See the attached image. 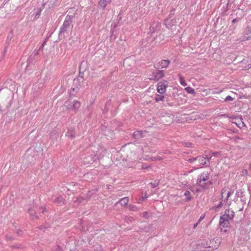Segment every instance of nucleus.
<instances>
[{
    "mask_svg": "<svg viewBox=\"0 0 251 251\" xmlns=\"http://www.w3.org/2000/svg\"><path fill=\"white\" fill-rule=\"evenodd\" d=\"M234 217V212L231 209H226L220 217V224L223 227H228L229 222L231 221Z\"/></svg>",
    "mask_w": 251,
    "mask_h": 251,
    "instance_id": "obj_1",
    "label": "nucleus"
},
{
    "mask_svg": "<svg viewBox=\"0 0 251 251\" xmlns=\"http://www.w3.org/2000/svg\"><path fill=\"white\" fill-rule=\"evenodd\" d=\"M233 192L228 187H224L221 191V201L225 203H226L228 198L232 195Z\"/></svg>",
    "mask_w": 251,
    "mask_h": 251,
    "instance_id": "obj_2",
    "label": "nucleus"
},
{
    "mask_svg": "<svg viewBox=\"0 0 251 251\" xmlns=\"http://www.w3.org/2000/svg\"><path fill=\"white\" fill-rule=\"evenodd\" d=\"M164 76V73L163 70H159L156 72H153L151 74L148 75V78L150 80L158 81L160 78Z\"/></svg>",
    "mask_w": 251,
    "mask_h": 251,
    "instance_id": "obj_3",
    "label": "nucleus"
},
{
    "mask_svg": "<svg viewBox=\"0 0 251 251\" xmlns=\"http://www.w3.org/2000/svg\"><path fill=\"white\" fill-rule=\"evenodd\" d=\"M73 16L67 15L66 17L65 20L63 23L62 26L60 28V32L63 33L67 30L69 27L70 25L72 23V19Z\"/></svg>",
    "mask_w": 251,
    "mask_h": 251,
    "instance_id": "obj_4",
    "label": "nucleus"
},
{
    "mask_svg": "<svg viewBox=\"0 0 251 251\" xmlns=\"http://www.w3.org/2000/svg\"><path fill=\"white\" fill-rule=\"evenodd\" d=\"M168 86V82L167 81H160L157 84V92L162 94L164 93L166 90V88Z\"/></svg>",
    "mask_w": 251,
    "mask_h": 251,
    "instance_id": "obj_5",
    "label": "nucleus"
},
{
    "mask_svg": "<svg viewBox=\"0 0 251 251\" xmlns=\"http://www.w3.org/2000/svg\"><path fill=\"white\" fill-rule=\"evenodd\" d=\"M231 123L235 124L241 129L245 126V124L243 121V119L241 117L233 118L232 119Z\"/></svg>",
    "mask_w": 251,
    "mask_h": 251,
    "instance_id": "obj_6",
    "label": "nucleus"
},
{
    "mask_svg": "<svg viewBox=\"0 0 251 251\" xmlns=\"http://www.w3.org/2000/svg\"><path fill=\"white\" fill-rule=\"evenodd\" d=\"M197 184L202 189H207L209 186L212 184V183L210 181H207L206 182L205 181L197 180Z\"/></svg>",
    "mask_w": 251,
    "mask_h": 251,
    "instance_id": "obj_7",
    "label": "nucleus"
},
{
    "mask_svg": "<svg viewBox=\"0 0 251 251\" xmlns=\"http://www.w3.org/2000/svg\"><path fill=\"white\" fill-rule=\"evenodd\" d=\"M170 63V61L169 60H162L156 64L155 67L157 69L166 68Z\"/></svg>",
    "mask_w": 251,
    "mask_h": 251,
    "instance_id": "obj_8",
    "label": "nucleus"
},
{
    "mask_svg": "<svg viewBox=\"0 0 251 251\" xmlns=\"http://www.w3.org/2000/svg\"><path fill=\"white\" fill-rule=\"evenodd\" d=\"M209 178V174L207 172L201 173L198 177L197 180L207 181Z\"/></svg>",
    "mask_w": 251,
    "mask_h": 251,
    "instance_id": "obj_9",
    "label": "nucleus"
},
{
    "mask_svg": "<svg viewBox=\"0 0 251 251\" xmlns=\"http://www.w3.org/2000/svg\"><path fill=\"white\" fill-rule=\"evenodd\" d=\"M219 156H220V153L219 152H210L205 157L207 159V161L209 162V160L211 159L213 156L218 157Z\"/></svg>",
    "mask_w": 251,
    "mask_h": 251,
    "instance_id": "obj_10",
    "label": "nucleus"
},
{
    "mask_svg": "<svg viewBox=\"0 0 251 251\" xmlns=\"http://www.w3.org/2000/svg\"><path fill=\"white\" fill-rule=\"evenodd\" d=\"M128 201L129 199L128 197H124L117 202L116 204L120 203L122 206H125L127 204Z\"/></svg>",
    "mask_w": 251,
    "mask_h": 251,
    "instance_id": "obj_11",
    "label": "nucleus"
},
{
    "mask_svg": "<svg viewBox=\"0 0 251 251\" xmlns=\"http://www.w3.org/2000/svg\"><path fill=\"white\" fill-rule=\"evenodd\" d=\"M73 106V110L76 111L81 106V103L79 101L77 100H74L72 103Z\"/></svg>",
    "mask_w": 251,
    "mask_h": 251,
    "instance_id": "obj_12",
    "label": "nucleus"
},
{
    "mask_svg": "<svg viewBox=\"0 0 251 251\" xmlns=\"http://www.w3.org/2000/svg\"><path fill=\"white\" fill-rule=\"evenodd\" d=\"M198 160L200 163V166L205 165L207 164V161L205 157L199 156L198 157Z\"/></svg>",
    "mask_w": 251,
    "mask_h": 251,
    "instance_id": "obj_13",
    "label": "nucleus"
},
{
    "mask_svg": "<svg viewBox=\"0 0 251 251\" xmlns=\"http://www.w3.org/2000/svg\"><path fill=\"white\" fill-rule=\"evenodd\" d=\"M143 132L142 131H136L133 133V137L135 139H139L143 137Z\"/></svg>",
    "mask_w": 251,
    "mask_h": 251,
    "instance_id": "obj_14",
    "label": "nucleus"
},
{
    "mask_svg": "<svg viewBox=\"0 0 251 251\" xmlns=\"http://www.w3.org/2000/svg\"><path fill=\"white\" fill-rule=\"evenodd\" d=\"M111 1V0H100L99 4L102 8H104Z\"/></svg>",
    "mask_w": 251,
    "mask_h": 251,
    "instance_id": "obj_15",
    "label": "nucleus"
},
{
    "mask_svg": "<svg viewBox=\"0 0 251 251\" xmlns=\"http://www.w3.org/2000/svg\"><path fill=\"white\" fill-rule=\"evenodd\" d=\"M184 196L186 197V201H189L192 199V197L191 196V193L189 191H186L184 194Z\"/></svg>",
    "mask_w": 251,
    "mask_h": 251,
    "instance_id": "obj_16",
    "label": "nucleus"
},
{
    "mask_svg": "<svg viewBox=\"0 0 251 251\" xmlns=\"http://www.w3.org/2000/svg\"><path fill=\"white\" fill-rule=\"evenodd\" d=\"M73 101L71 100H67L65 101L64 105L66 106L68 109H71L73 110V104H72Z\"/></svg>",
    "mask_w": 251,
    "mask_h": 251,
    "instance_id": "obj_17",
    "label": "nucleus"
},
{
    "mask_svg": "<svg viewBox=\"0 0 251 251\" xmlns=\"http://www.w3.org/2000/svg\"><path fill=\"white\" fill-rule=\"evenodd\" d=\"M178 76L179 81L180 84L183 86H186L187 85V83L186 82L183 77L180 75H179Z\"/></svg>",
    "mask_w": 251,
    "mask_h": 251,
    "instance_id": "obj_18",
    "label": "nucleus"
},
{
    "mask_svg": "<svg viewBox=\"0 0 251 251\" xmlns=\"http://www.w3.org/2000/svg\"><path fill=\"white\" fill-rule=\"evenodd\" d=\"M28 213L32 219H35L37 217L35 212L33 209H29Z\"/></svg>",
    "mask_w": 251,
    "mask_h": 251,
    "instance_id": "obj_19",
    "label": "nucleus"
},
{
    "mask_svg": "<svg viewBox=\"0 0 251 251\" xmlns=\"http://www.w3.org/2000/svg\"><path fill=\"white\" fill-rule=\"evenodd\" d=\"M128 208L130 211H137L139 210L138 208L135 205L130 204Z\"/></svg>",
    "mask_w": 251,
    "mask_h": 251,
    "instance_id": "obj_20",
    "label": "nucleus"
},
{
    "mask_svg": "<svg viewBox=\"0 0 251 251\" xmlns=\"http://www.w3.org/2000/svg\"><path fill=\"white\" fill-rule=\"evenodd\" d=\"M164 97L162 95H157L155 97V100L158 102L159 101H163Z\"/></svg>",
    "mask_w": 251,
    "mask_h": 251,
    "instance_id": "obj_21",
    "label": "nucleus"
},
{
    "mask_svg": "<svg viewBox=\"0 0 251 251\" xmlns=\"http://www.w3.org/2000/svg\"><path fill=\"white\" fill-rule=\"evenodd\" d=\"M185 90L189 94H194L195 93L194 89L190 87H186Z\"/></svg>",
    "mask_w": 251,
    "mask_h": 251,
    "instance_id": "obj_22",
    "label": "nucleus"
},
{
    "mask_svg": "<svg viewBox=\"0 0 251 251\" xmlns=\"http://www.w3.org/2000/svg\"><path fill=\"white\" fill-rule=\"evenodd\" d=\"M225 203H224L222 201H221V202H220V203L217 205H215L213 207L212 209H214L215 210H217L219 208H220V207H221L224 204H225Z\"/></svg>",
    "mask_w": 251,
    "mask_h": 251,
    "instance_id": "obj_23",
    "label": "nucleus"
},
{
    "mask_svg": "<svg viewBox=\"0 0 251 251\" xmlns=\"http://www.w3.org/2000/svg\"><path fill=\"white\" fill-rule=\"evenodd\" d=\"M67 135L70 138L74 137V132L73 130H69L67 132Z\"/></svg>",
    "mask_w": 251,
    "mask_h": 251,
    "instance_id": "obj_24",
    "label": "nucleus"
},
{
    "mask_svg": "<svg viewBox=\"0 0 251 251\" xmlns=\"http://www.w3.org/2000/svg\"><path fill=\"white\" fill-rule=\"evenodd\" d=\"M55 201L59 204H61L62 202L64 203V199L63 197H59L55 200Z\"/></svg>",
    "mask_w": 251,
    "mask_h": 251,
    "instance_id": "obj_25",
    "label": "nucleus"
},
{
    "mask_svg": "<svg viewBox=\"0 0 251 251\" xmlns=\"http://www.w3.org/2000/svg\"><path fill=\"white\" fill-rule=\"evenodd\" d=\"M248 171L247 169H243L242 170V172H241V175L243 176H246L248 175Z\"/></svg>",
    "mask_w": 251,
    "mask_h": 251,
    "instance_id": "obj_26",
    "label": "nucleus"
},
{
    "mask_svg": "<svg viewBox=\"0 0 251 251\" xmlns=\"http://www.w3.org/2000/svg\"><path fill=\"white\" fill-rule=\"evenodd\" d=\"M233 100H234V99L233 98H232L231 96H227L225 99V101H232Z\"/></svg>",
    "mask_w": 251,
    "mask_h": 251,
    "instance_id": "obj_27",
    "label": "nucleus"
},
{
    "mask_svg": "<svg viewBox=\"0 0 251 251\" xmlns=\"http://www.w3.org/2000/svg\"><path fill=\"white\" fill-rule=\"evenodd\" d=\"M205 214L201 215V216L200 217V218H199V219L198 220V223L200 224L201 223V222L202 220H203V219L205 218Z\"/></svg>",
    "mask_w": 251,
    "mask_h": 251,
    "instance_id": "obj_28",
    "label": "nucleus"
},
{
    "mask_svg": "<svg viewBox=\"0 0 251 251\" xmlns=\"http://www.w3.org/2000/svg\"><path fill=\"white\" fill-rule=\"evenodd\" d=\"M196 160H198V157H192L191 158H190L189 160H188V161L189 162H193L194 161H195Z\"/></svg>",
    "mask_w": 251,
    "mask_h": 251,
    "instance_id": "obj_29",
    "label": "nucleus"
},
{
    "mask_svg": "<svg viewBox=\"0 0 251 251\" xmlns=\"http://www.w3.org/2000/svg\"><path fill=\"white\" fill-rule=\"evenodd\" d=\"M149 167V165L146 164H143L141 165V169H147Z\"/></svg>",
    "mask_w": 251,
    "mask_h": 251,
    "instance_id": "obj_30",
    "label": "nucleus"
},
{
    "mask_svg": "<svg viewBox=\"0 0 251 251\" xmlns=\"http://www.w3.org/2000/svg\"><path fill=\"white\" fill-rule=\"evenodd\" d=\"M143 216L145 218H147L148 216V213L147 212H144L142 214Z\"/></svg>",
    "mask_w": 251,
    "mask_h": 251,
    "instance_id": "obj_31",
    "label": "nucleus"
},
{
    "mask_svg": "<svg viewBox=\"0 0 251 251\" xmlns=\"http://www.w3.org/2000/svg\"><path fill=\"white\" fill-rule=\"evenodd\" d=\"M150 30L152 32H153L155 31L153 25H152L151 26Z\"/></svg>",
    "mask_w": 251,
    "mask_h": 251,
    "instance_id": "obj_32",
    "label": "nucleus"
},
{
    "mask_svg": "<svg viewBox=\"0 0 251 251\" xmlns=\"http://www.w3.org/2000/svg\"><path fill=\"white\" fill-rule=\"evenodd\" d=\"M101 247L100 246L98 245V247L95 249L97 251H101Z\"/></svg>",
    "mask_w": 251,
    "mask_h": 251,
    "instance_id": "obj_33",
    "label": "nucleus"
},
{
    "mask_svg": "<svg viewBox=\"0 0 251 251\" xmlns=\"http://www.w3.org/2000/svg\"><path fill=\"white\" fill-rule=\"evenodd\" d=\"M41 210L42 213H43L46 211V208H44V207H41Z\"/></svg>",
    "mask_w": 251,
    "mask_h": 251,
    "instance_id": "obj_34",
    "label": "nucleus"
},
{
    "mask_svg": "<svg viewBox=\"0 0 251 251\" xmlns=\"http://www.w3.org/2000/svg\"><path fill=\"white\" fill-rule=\"evenodd\" d=\"M199 224V223H198V222H197V223H196V224H195L194 225L193 228H194V229H195V228L197 227V226H198V225Z\"/></svg>",
    "mask_w": 251,
    "mask_h": 251,
    "instance_id": "obj_35",
    "label": "nucleus"
},
{
    "mask_svg": "<svg viewBox=\"0 0 251 251\" xmlns=\"http://www.w3.org/2000/svg\"><path fill=\"white\" fill-rule=\"evenodd\" d=\"M78 201L79 203H80L81 202V200H80V199H78V198H76V200L75 201Z\"/></svg>",
    "mask_w": 251,
    "mask_h": 251,
    "instance_id": "obj_36",
    "label": "nucleus"
},
{
    "mask_svg": "<svg viewBox=\"0 0 251 251\" xmlns=\"http://www.w3.org/2000/svg\"><path fill=\"white\" fill-rule=\"evenodd\" d=\"M142 201H143L141 200V199H140L138 201L137 203H142Z\"/></svg>",
    "mask_w": 251,
    "mask_h": 251,
    "instance_id": "obj_37",
    "label": "nucleus"
},
{
    "mask_svg": "<svg viewBox=\"0 0 251 251\" xmlns=\"http://www.w3.org/2000/svg\"><path fill=\"white\" fill-rule=\"evenodd\" d=\"M249 172L251 173V163L249 165Z\"/></svg>",
    "mask_w": 251,
    "mask_h": 251,
    "instance_id": "obj_38",
    "label": "nucleus"
},
{
    "mask_svg": "<svg viewBox=\"0 0 251 251\" xmlns=\"http://www.w3.org/2000/svg\"><path fill=\"white\" fill-rule=\"evenodd\" d=\"M236 22V19H233V20L232 21V22L233 23H235V22Z\"/></svg>",
    "mask_w": 251,
    "mask_h": 251,
    "instance_id": "obj_39",
    "label": "nucleus"
},
{
    "mask_svg": "<svg viewBox=\"0 0 251 251\" xmlns=\"http://www.w3.org/2000/svg\"><path fill=\"white\" fill-rule=\"evenodd\" d=\"M154 159H155V160H156V159H159V160H160V159H161V158H160V157H158L157 158H156L155 157H154Z\"/></svg>",
    "mask_w": 251,
    "mask_h": 251,
    "instance_id": "obj_40",
    "label": "nucleus"
},
{
    "mask_svg": "<svg viewBox=\"0 0 251 251\" xmlns=\"http://www.w3.org/2000/svg\"><path fill=\"white\" fill-rule=\"evenodd\" d=\"M46 44V42H44L43 44H42V46L43 47Z\"/></svg>",
    "mask_w": 251,
    "mask_h": 251,
    "instance_id": "obj_41",
    "label": "nucleus"
},
{
    "mask_svg": "<svg viewBox=\"0 0 251 251\" xmlns=\"http://www.w3.org/2000/svg\"><path fill=\"white\" fill-rule=\"evenodd\" d=\"M143 197L145 198V199L148 198V197L146 196V195H145V196H144Z\"/></svg>",
    "mask_w": 251,
    "mask_h": 251,
    "instance_id": "obj_42",
    "label": "nucleus"
},
{
    "mask_svg": "<svg viewBox=\"0 0 251 251\" xmlns=\"http://www.w3.org/2000/svg\"><path fill=\"white\" fill-rule=\"evenodd\" d=\"M141 199L142 201H143L145 199V198H144L143 197H142V198Z\"/></svg>",
    "mask_w": 251,
    "mask_h": 251,
    "instance_id": "obj_43",
    "label": "nucleus"
},
{
    "mask_svg": "<svg viewBox=\"0 0 251 251\" xmlns=\"http://www.w3.org/2000/svg\"><path fill=\"white\" fill-rule=\"evenodd\" d=\"M157 26H158V27L160 26V25L159 24H157V25H156V27H157Z\"/></svg>",
    "mask_w": 251,
    "mask_h": 251,
    "instance_id": "obj_44",
    "label": "nucleus"
},
{
    "mask_svg": "<svg viewBox=\"0 0 251 251\" xmlns=\"http://www.w3.org/2000/svg\"><path fill=\"white\" fill-rule=\"evenodd\" d=\"M227 205H228V206H230V202H229V203L227 204Z\"/></svg>",
    "mask_w": 251,
    "mask_h": 251,
    "instance_id": "obj_45",
    "label": "nucleus"
},
{
    "mask_svg": "<svg viewBox=\"0 0 251 251\" xmlns=\"http://www.w3.org/2000/svg\"><path fill=\"white\" fill-rule=\"evenodd\" d=\"M157 185V183H156V185H154L153 186V187H155Z\"/></svg>",
    "mask_w": 251,
    "mask_h": 251,
    "instance_id": "obj_46",
    "label": "nucleus"
}]
</instances>
